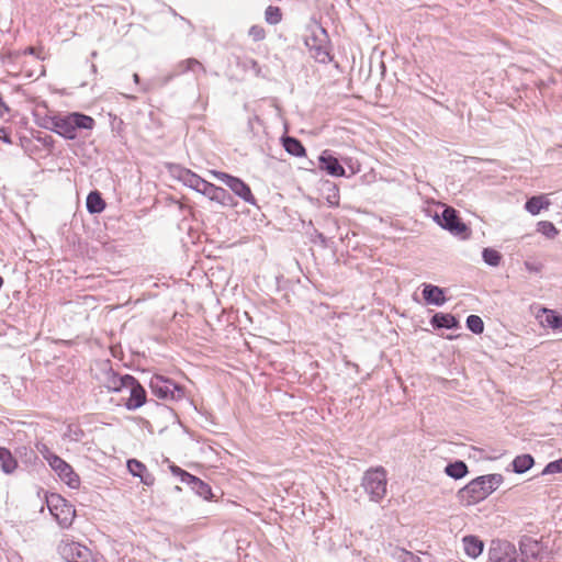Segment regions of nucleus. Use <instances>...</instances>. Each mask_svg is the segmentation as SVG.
I'll return each mask as SVG.
<instances>
[{
  "mask_svg": "<svg viewBox=\"0 0 562 562\" xmlns=\"http://www.w3.org/2000/svg\"><path fill=\"white\" fill-rule=\"evenodd\" d=\"M40 125L49 130L65 139H76L82 130L94 128L95 121L92 116L81 112L56 113L45 115Z\"/></svg>",
  "mask_w": 562,
  "mask_h": 562,
  "instance_id": "f257e3e1",
  "label": "nucleus"
},
{
  "mask_svg": "<svg viewBox=\"0 0 562 562\" xmlns=\"http://www.w3.org/2000/svg\"><path fill=\"white\" fill-rule=\"evenodd\" d=\"M502 474L481 475L459 490L458 499L463 506H471L487 498L503 483Z\"/></svg>",
  "mask_w": 562,
  "mask_h": 562,
  "instance_id": "f03ea898",
  "label": "nucleus"
},
{
  "mask_svg": "<svg viewBox=\"0 0 562 562\" xmlns=\"http://www.w3.org/2000/svg\"><path fill=\"white\" fill-rule=\"evenodd\" d=\"M361 486L370 501L380 502L386 494L387 473L383 467L368 469L362 476Z\"/></svg>",
  "mask_w": 562,
  "mask_h": 562,
  "instance_id": "7ed1b4c3",
  "label": "nucleus"
},
{
  "mask_svg": "<svg viewBox=\"0 0 562 562\" xmlns=\"http://www.w3.org/2000/svg\"><path fill=\"white\" fill-rule=\"evenodd\" d=\"M148 385L151 393L158 398L165 401H180L184 397V389L164 375H153Z\"/></svg>",
  "mask_w": 562,
  "mask_h": 562,
  "instance_id": "20e7f679",
  "label": "nucleus"
},
{
  "mask_svg": "<svg viewBox=\"0 0 562 562\" xmlns=\"http://www.w3.org/2000/svg\"><path fill=\"white\" fill-rule=\"evenodd\" d=\"M47 506L50 514L56 518L61 528H68L71 526L76 510L64 497L57 494H52L47 498Z\"/></svg>",
  "mask_w": 562,
  "mask_h": 562,
  "instance_id": "39448f33",
  "label": "nucleus"
},
{
  "mask_svg": "<svg viewBox=\"0 0 562 562\" xmlns=\"http://www.w3.org/2000/svg\"><path fill=\"white\" fill-rule=\"evenodd\" d=\"M213 177L221 180L224 184H226L236 195L243 199L245 202L255 205L256 199L251 193V190L248 184H246L239 178L233 177L231 175L215 171L213 170Z\"/></svg>",
  "mask_w": 562,
  "mask_h": 562,
  "instance_id": "423d86ee",
  "label": "nucleus"
},
{
  "mask_svg": "<svg viewBox=\"0 0 562 562\" xmlns=\"http://www.w3.org/2000/svg\"><path fill=\"white\" fill-rule=\"evenodd\" d=\"M59 551L67 562H97L92 551L79 542H65Z\"/></svg>",
  "mask_w": 562,
  "mask_h": 562,
  "instance_id": "0eeeda50",
  "label": "nucleus"
},
{
  "mask_svg": "<svg viewBox=\"0 0 562 562\" xmlns=\"http://www.w3.org/2000/svg\"><path fill=\"white\" fill-rule=\"evenodd\" d=\"M49 467L60 479V481L67 484L70 488H79V475L74 471L72 467L64 459H61L60 457H50Z\"/></svg>",
  "mask_w": 562,
  "mask_h": 562,
  "instance_id": "6e6552de",
  "label": "nucleus"
},
{
  "mask_svg": "<svg viewBox=\"0 0 562 562\" xmlns=\"http://www.w3.org/2000/svg\"><path fill=\"white\" fill-rule=\"evenodd\" d=\"M490 562H525L518 559V553L514 544L506 541H493L488 550Z\"/></svg>",
  "mask_w": 562,
  "mask_h": 562,
  "instance_id": "1a4fd4ad",
  "label": "nucleus"
},
{
  "mask_svg": "<svg viewBox=\"0 0 562 562\" xmlns=\"http://www.w3.org/2000/svg\"><path fill=\"white\" fill-rule=\"evenodd\" d=\"M438 224L454 235H462L467 232V225L462 223L458 213L452 207H445L441 214H436Z\"/></svg>",
  "mask_w": 562,
  "mask_h": 562,
  "instance_id": "9d476101",
  "label": "nucleus"
},
{
  "mask_svg": "<svg viewBox=\"0 0 562 562\" xmlns=\"http://www.w3.org/2000/svg\"><path fill=\"white\" fill-rule=\"evenodd\" d=\"M319 32L322 34L321 38L316 35H312L305 40V44L310 48V52L316 61L326 64L330 60L329 50L326 44V31L323 27H319Z\"/></svg>",
  "mask_w": 562,
  "mask_h": 562,
  "instance_id": "9b49d317",
  "label": "nucleus"
},
{
  "mask_svg": "<svg viewBox=\"0 0 562 562\" xmlns=\"http://www.w3.org/2000/svg\"><path fill=\"white\" fill-rule=\"evenodd\" d=\"M125 390L130 391V396L124 403L127 411H136L147 402L146 390L135 376H133V382L128 383Z\"/></svg>",
  "mask_w": 562,
  "mask_h": 562,
  "instance_id": "f8f14e48",
  "label": "nucleus"
},
{
  "mask_svg": "<svg viewBox=\"0 0 562 562\" xmlns=\"http://www.w3.org/2000/svg\"><path fill=\"white\" fill-rule=\"evenodd\" d=\"M179 179L186 186L202 194H207L210 191L211 183L202 179L198 175L193 173L191 170L181 169L179 173Z\"/></svg>",
  "mask_w": 562,
  "mask_h": 562,
  "instance_id": "ddd939ff",
  "label": "nucleus"
},
{
  "mask_svg": "<svg viewBox=\"0 0 562 562\" xmlns=\"http://www.w3.org/2000/svg\"><path fill=\"white\" fill-rule=\"evenodd\" d=\"M319 169L325 170L333 177H344L346 175L345 168L340 165L338 159L329 154L328 150H324L318 158Z\"/></svg>",
  "mask_w": 562,
  "mask_h": 562,
  "instance_id": "4468645a",
  "label": "nucleus"
},
{
  "mask_svg": "<svg viewBox=\"0 0 562 562\" xmlns=\"http://www.w3.org/2000/svg\"><path fill=\"white\" fill-rule=\"evenodd\" d=\"M187 72H192L198 78L200 74L205 75L206 71L204 66L198 59L188 58L179 61L175 66L170 77H176Z\"/></svg>",
  "mask_w": 562,
  "mask_h": 562,
  "instance_id": "2eb2a0df",
  "label": "nucleus"
},
{
  "mask_svg": "<svg viewBox=\"0 0 562 562\" xmlns=\"http://www.w3.org/2000/svg\"><path fill=\"white\" fill-rule=\"evenodd\" d=\"M131 382H133V375L132 374H123L120 375L115 373L114 371L110 370L106 376L105 381V387L110 392L119 393L125 390L126 385Z\"/></svg>",
  "mask_w": 562,
  "mask_h": 562,
  "instance_id": "dca6fc26",
  "label": "nucleus"
},
{
  "mask_svg": "<svg viewBox=\"0 0 562 562\" xmlns=\"http://www.w3.org/2000/svg\"><path fill=\"white\" fill-rule=\"evenodd\" d=\"M423 297L427 304L436 306H441L446 303L443 289L432 284H424Z\"/></svg>",
  "mask_w": 562,
  "mask_h": 562,
  "instance_id": "f3484780",
  "label": "nucleus"
},
{
  "mask_svg": "<svg viewBox=\"0 0 562 562\" xmlns=\"http://www.w3.org/2000/svg\"><path fill=\"white\" fill-rule=\"evenodd\" d=\"M186 484L191 487L199 496H202L205 501H211V486L192 474H184Z\"/></svg>",
  "mask_w": 562,
  "mask_h": 562,
  "instance_id": "a211bd4d",
  "label": "nucleus"
},
{
  "mask_svg": "<svg viewBox=\"0 0 562 562\" xmlns=\"http://www.w3.org/2000/svg\"><path fill=\"white\" fill-rule=\"evenodd\" d=\"M463 549L469 558L476 559L484 549V542L476 536H464L462 539Z\"/></svg>",
  "mask_w": 562,
  "mask_h": 562,
  "instance_id": "6ab92c4d",
  "label": "nucleus"
},
{
  "mask_svg": "<svg viewBox=\"0 0 562 562\" xmlns=\"http://www.w3.org/2000/svg\"><path fill=\"white\" fill-rule=\"evenodd\" d=\"M550 205L549 199L541 194L529 198L525 203V209L531 215H538L542 210H548Z\"/></svg>",
  "mask_w": 562,
  "mask_h": 562,
  "instance_id": "aec40b11",
  "label": "nucleus"
},
{
  "mask_svg": "<svg viewBox=\"0 0 562 562\" xmlns=\"http://www.w3.org/2000/svg\"><path fill=\"white\" fill-rule=\"evenodd\" d=\"M430 324L435 328H447V329L457 328L459 325L458 319L453 315L445 314V313H436L431 317Z\"/></svg>",
  "mask_w": 562,
  "mask_h": 562,
  "instance_id": "412c9836",
  "label": "nucleus"
},
{
  "mask_svg": "<svg viewBox=\"0 0 562 562\" xmlns=\"http://www.w3.org/2000/svg\"><path fill=\"white\" fill-rule=\"evenodd\" d=\"M519 550L521 554L525 555L526 558L537 559L540 553L541 547L537 540L530 537H524L519 542Z\"/></svg>",
  "mask_w": 562,
  "mask_h": 562,
  "instance_id": "4be33fe9",
  "label": "nucleus"
},
{
  "mask_svg": "<svg viewBox=\"0 0 562 562\" xmlns=\"http://www.w3.org/2000/svg\"><path fill=\"white\" fill-rule=\"evenodd\" d=\"M105 201L97 190L91 191L86 200V206L90 214H99L105 209Z\"/></svg>",
  "mask_w": 562,
  "mask_h": 562,
  "instance_id": "5701e85b",
  "label": "nucleus"
},
{
  "mask_svg": "<svg viewBox=\"0 0 562 562\" xmlns=\"http://www.w3.org/2000/svg\"><path fill=\"white\" fill-rule=\"evenodd\" d=\"M0 468L3 473L11 474L18 468V461L8 448L0 447Z\"/></svg>",
  "mask_w": 562,
  "mask_h": 562,
  "instance_id": "b1692460",
  "label": "nucleus"
},
{
  "mask_svg": "<svg viewBox=\"0 0 562 562\" xmlns=\"http://www.w3.org/2000/svg\"><path fill=\"white\" fill-rule=\"evenodd\" d=\"M285 151L295 157L305 156V148L302 143L292 136H285L282 139Z\"/></svg>",
  "mask_w": 562,
  "mask_h": 562,
  "instance_id": "393cba45",
  "label": "nucleus"
},
{
  "mask_svg": "<svg viewBox=\"0 0 562 562\" xmlns=\"http://www.w3.org/2000/svg\"><path fill=\"white\" fill-rule=\"evenodd\" d=\"M468 465L465 464V462L461 460L448 463L447 467L445 468V473L454 480H460L468 474Z\"/></svg>",
  "mask_w": 562,
  "mask_h": 562,
  "instance_id": "a878e982",
  "label": "nucleus"
},
{
  "mask_svg": "<svg viewBox=\"0 0 562 562\" xmlns=\"http://www.w3.org/2000/svg\"><path fill=\"white\" fill-rule=\"evenodd\" d=\"M535 463V460L531 454H520L517 456L513 462V471L518 474H522L527 472Z\"/></svg>",
  "mask_w": 562,
  "mask_h": 562,
  "instance_id": "bb28decb",
  "label": "nucleus"
},
{
  "mask_svg": "<svg viewBox=\"0 0 562 562\" xmlns=\"http://www.w3.org/2000/svg\"><path fill=\"white\" fill-rule=\"evenodd\" d=\"M216 201L222 205H234V198L225 189L213 184V202Z\"/></svg>",
  "mask_w": 562,
  "mask_h": 562,
  "instance_id": "cd10ccee",
  "label": "nucleus"
},
{
  "mask_svg": "<svg viewBox=\"0 0 562 562\" xmlns=\"http://www.w3.org/2000/svg\"><path fill=\"white\" fill-rule=\"evenodd\" d=\"M546 314L543 323L552 329H562V315L555 313L552 310L542 308Z\"/></svg>",
  "mask_w": 562,
  "mask_h": 562,
  "instance_id": "c85d7f7f",
  "label": "nucleus"
},
{
  "mask_svg": "<svg viewBox=\"0 0 562 562\" xmlns=\"http://www.w3.org/2000/svg\"><path fill=\"white\" fill-rule=\"evenodd\" d=\"M537 232L541 233L543 236H546L549 239L555 238L559 234V231L557 229L554 224L549 221L538 222Z\"/></svg>",
  "mask_w": 562,
  "mask_h": 562,
  "instance_id": "c756f323",
  "label": "nucleus"
},
{
  "mask_svg": "<svg viewBox=\"0 0 562 562\" xmlns=\"http://www.w3.org/2000/svg\"><path fill=\"white\" fill-rule=\"evenodd\" d=\"M482 257L484 262L491 267H497L502 259L501 254L493 248H484Z\"/></svg>",
  "mask_w": 562,
  "mask_h": 562,
  "instance_id": "7c9ffc66",
  "label": "nucleus"
},
{
  "mask_svg": "<svg viewBox=\"0 0 562 562\" xmlns=\"http://www.w3.org/2000/svg\"><path fill=\"white\" fill-rule=\"evenodd\" d=\"M85 436V431L81 429L79 425L69 424L66 428L64 437L69 439L70 441H81Z\"/></svg>",
  "mask_w": 562,
  "mask_h": 562,
  "instance_id": "2f4dec72",
  "label": "nucleus"
},
{
  "mask_svg": "<svg viewBox=\"0 0 562 562\" xmlns=\"http://www.w3.org/2000/svg\"><path fill=\"white\" fill-rule=\"evenodd\" d=\"M392 555L397 562H420L419 557L415 555L414 553L407 550L400 548H396Z\"/></svg>",
  "mask_w": 562,
  "mask_h": 562,
  "instance_id": "473e14b6",
  "label": "nucleus"
},
{
  "mask_svg": "<svg viewBox=\"0 0 562 562\" xmlns=\"http://www.w3.org/2000/svg\"><path fill=\"white\" fill-rule=\"evenodd\" d=\"M127 469L128 472L135 477H139L146 471H148L146 465L137 459L127 460Z\"/></svg>",
  "mask_w": 562,
  "mask_h": 562,
  "instance_id": "72a5a7b5",
  "label": "nucleus"
},
{
  "mask_svg": "<svg viewBox=\"0 0 562 562\" xmlns=\"http://www.w3.org/2000/svg\"><path fill=\"white\" fill-rule=\"evenodd\" d=\"M467 327L473 334H482L484 330V323L477 315H470L467 317Z\"/></svg>",
  "mask_w": 562,
  "mask_h": 562,
  "instance_id": "f704fd0d",
  "label": "nucleus"
},
{
  "mask_svg": "<svg viewBox=\"0 0 562 562\" xmlns=\"http://www.w3.org/2000/svg\"><path fill=\"white\" fill-rule=\"evenodd\" d=\"M266 22L269 24H278L282 19V13L279 7L269 5L265 12Z\"/></svg>",
  "mask_w": 562,
  "mask_h": 562,
  "instance_id": "c9c22d12",
  "label": "nucleus"
},
{
  "mask_svg": "<svg viewBox=\"0 0 562 562\" xmlns=\"http://www.w3.org/2000/svg\"><path fill=\"white\" fill-rule=\"evenodd\" d=\"M554 473H562V458L559 460L549 462L542 471V474H554Z\"/></svg>",
  "mask_w": 562,
  "mask_h": 562,
  "instance_id": "e433bc0d",
  "label": "nucleus"
},
{
  "mask_svg": "<svg viewBox=\"0 0 562 562\" xmlns=\"http://www.w3.org/2000/svg\"><path fill=\"white\" fill-rule=\"evenodd\" d=\"M248 34L256 42L263 40L266 36V32H265L263 27H261L259 25H252L249 29Z\"/></svg>",
  "mask_w": 562,
  "mask_h": 562,
  "instance_id": "4c0bfd02",
  "label": "nucleus"
},
{
  "mask_svg": "<svg viewBox=\"0 0 562 562\" xmlns=\"http://www.w3.org/2000/svg\"><path fill=\"white\" fill-rule=\"evenodd\" d=\"M36 448L44 458V460L48 463V465L50 464V457H58L57 454L53 453L49 450V448L44 443L37 445Z\"/></svg>",
  "mask_w": 562,
  "mask_h": 562,
  "instance_id": "58836bf2",
  "label": "nucleus"
},
{
  "mask_svg": "<svg viewBox=\"0 0 562 562\" xmlns=\"http://www.w3.org/2000/svg\"><path fill=\"white\" fill-rule=\"evenodd\" d=\"M524 266L527 271L532 272V273H538L542 270V263L537 262V261L526 260L524 262Z\"/></svg>",
  "mask_w": 562,
  "mask_h": 562,
  "instance_id": "ea45409f",
  "label": "nucleus"
},
{
  "mask_svg": "<svg viewBox=\"0 0 562 562\" xmlns=\"http://www.w3.org/2000/svg\"><path fill=\"white\" fill-rule=\"evenodd\" d=\"M169 468H170V471L172 472V474L178 476L182 483L187 482V480H184V474H190L189 472H187L186 470L181 469L180 467H178L176 464H170Z\"/></svg>",
  "mask_w": 562,
  "mask_h": 562,
  "instance_id": "a19ab883",
  "label": "nucleus"
},
{
  "mask_svg": "<svg viewBox=\"0 0 562 562\" xmlns=\"http://www.w3.org/2000/svg\"><path fill=\"white\" fill-rule=\"evenodd\" d=\"M139 479L140 482L147 486H151L155 483V476L149 471H146Z\"/></svg>",
  "mask_w": 562,
  "mask_h": 562,
  "instance_id": "79ce46f5",
  "label": "nucleus"
},
{
  "mask_svg": "<svg viewBox=\"0 0 562 562\" xmlns=\"http://www.w3.org/2000/svg\"><path fill=\"white\" fill-rule=\"evenodd\" d=\"M0 140H2L5 144H12L11 136L4 127L0 128Z\"/></svg>",
  "mask_w": 562,
  "mask_h": 562,
  "instance_id": "37998d69",
  "label": "nucleus"
},
{
  "mask_svg": "<svg viewBox=\"0 0 562 562\" xmlns=\"http://www.w3.org/2000/svg\"><path fill=\"white\" fill-rule=\"evenodd\" d=\"M179 19L182 22V27H184V32L190 33L193 29L191 22L184 19L183 16H179Z\"/></svg>",
  "mask_w": 562,
  "mask_h": 562,
  "instance_id": "c03bdc74",
  "label": "nucleus"
},
{
  "mask_svg": "<svg viewBox=\"0 0 562 562\" xmlns=\"http://www.w3.org/2000/svg\"><path fill=\"white\" fill-rule=\"evenodd\" d=\"M23 54L24 55H35V48L32 47V46H29L26 47L24 50H23Z\"/></svg>",
  "mask_w": 562,
  "mask_h": 562,
  "instance_id": "a18cd8bd",
  "label": "nucleus"
},
{
  "mask_svg": "<svg viewBox=\"0 0 562 562\" xmlns=\"http://www.w3.org/2000/svg\"><path fill=\"white\" fill-rule=\"evenodd\" d=\"M133 80L135 83H137V85L139 83L140 78H139L138 74L133 75Z\"/></svg>",
  "mask_w": 562,
  "mask_h": 562,
  "instance_id": "49530a36",
  "label": "nucleus"
},
{
  "mask_svg": "<svg viewBox=\"0 0 562 562\" xmlns=\"http://www.w3.org/2000/svg\"><path fill=\"white\" fill-rule=\"evenodd\" d=\"M91 69H92V71H93V72H95V71H97V67H95V65H93V64H92V65H91Z\"/></svg>",
  "mask_w": 562,
  "mask_h": 562,
  "instance_id": "de8ad7c7",
  "label": "nucleus"
},
{
  "mask_svg": "<svg viewBox=\"0 0 562 562\" xmlns=\"http://www.w3.org/2000/svg\"><path fill=\"white\" fill-rule=\"evenodd\" d=\"M319 240L325 241V237L322 234L319 235Z\"/></svg>",
  "mask_w": 562,
  "mask_h": 562,
  "instance_id": "09e8293b",
  "label": "nucleus"
},
{
  "mask_svg": "<svg viewBox=\"0 0 562 562\" xmlns=\"http://www.w3.org/2000/svg\"><path fill=\"white\" fill-rule=\"evenodd\" d=\"M173 15H178L177 12L172 9H170Z\"/></svg>",
  "mask_w": 562,
  "mask_h": 562,
  "instance_id": "8fccbe9b",
  "label": "nucleus"
}]
</instances>
